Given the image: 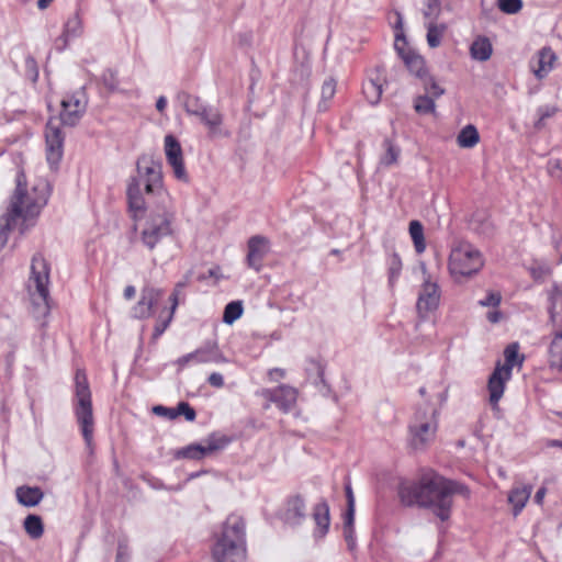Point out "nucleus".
<instances>
[{
	"label": "nucleus",
	"instance_id": "nucleus-16",
	"mask_svg": "<svg viewBox=\"0 0 562 562\" xmlns=\"http://www.w3.org/2000/svg\"><path fill=\"white\" fill-rule=\"evenodd\" d=\"M424 95H418L414 102V109L419 114H429L435 112V100L445 93V89L441 88L434 79L426 80L424 83Z\"/></svg>",
	"mask_w": 562,
	"mask_h": 562
},
{
	"label": "nucleus",
	"instance_id": "nucleus-58",
	"mask_svg": "<svg viewBox=\"0 0 562 562\" xmlns=\"http://www.w3.org/2000/svg\"><path fill=\"white\" fill-rule=\"evenodd\" d=\"M546 493H547V488L540 487L535 494V497H533L535 503H537L538 505H541L543 502V498L546 496Z\"/></svg>",
	"mask_w": 562,
	"mask_h": 562
},
{
	"label": "nucleus",
	"instance_id": "nucleus-25",
	"mask_svg": "<svg viewBox=\"0 0 562 562\" xmlns=\"http://www.w3.org/2000/svg\"><path fill=\"white\" fill-rule=\"evenodd\" d=\"M558 57L551 47L544 46L537 53V66L531 65V69L537 79L546 78L553 69Z\"/></svg>",
	"mask_w": 562,
	"mask_h": 562
},
{
	"label": "nucleus",
	"instance_id": "nucleus-20",
	"mask_svg": "<svg viewBox=\"0 0 562 562\" xmlns=\"http://www.w3.org/2000/svg\"><path fill=\"white\" fill-rule=\"evenodd\" d=\"M194 363H226L228 359L224 356L216 341H207L191 352Z\"/></svg>",
	"mask_w": 562,
	"mask_h": 562
},
{
	"label": "nucleus",
	"instance_id": "nucleus-13",
	"mask_svg": "<svg viewBox=\"0 0 562 562\" xmlns=\"http://www.w3.org/2000/svg\"><path fill=\"white\" fill-rule=\"evenodd\" d=\"M165 154L168 164L172 167L175 177L180 181L188 182L189 177L184 168L182 148L172 135L165 137Z\"/></svg>",
	"mask_w": 562,
	"mask_h": 562
},
{
	"label": "nucleus",
	"instance_id": "nucleus-61",
	"mask_svg": "<svg viewBox=\"0 0 562 562\" xmlns=\"http://www.w3.org/2000/svg\"><path fill=\"white\" fill-rule=\"evenodd\" d=\"M394 27L396 30V34L403 33V16L400 12H396V22L394 24Z\"/></svg>",
	"mask_w": 562,
	"mask_h": 562
},
{
	"label": "nucleus",
	"instance_id": "nucleus-2",
	"mask_svg": "<svg viewBox=\"0 0 562 562\" xmlns=\"http://www.w3.org/2000/svg\"><path fill=\"white\" fill-rule=\"evenodd\" d=\"M135 177L127 183L126 194L130 209L135 213L143 212L154 202L155 198L161 203L169 202V194L164 188L161 162L151 155H142L136 161Z\"/></svg>",
	"mask_w": 562,
	"mask_h": 562
},
{
	"label": "nucleus",
	"instance_id": "nucleus-45",
	"mask_svg": "<svg viewBox=\"0 0 562 562\" xmlns=\"http://www.w3.org/2000/svg\"><path fill=\"white\" fill-rule=\"evenodd\" d=\"M402 270V260L397 254H393L389 263L390 282L393 283Z\"/></svg>",
	"mask_w": 562,
	"mask_h": 562
},
{
	"label": "nucleus",
	"instance_id": "nucleus-44",
	"mask_svg": "<svg viewBox=\"0 0 562 562\" xmlns=\"http://www.w3.org/2000/svg\"><path fill=\"white\" fill-rule=\"evenodd\" d=\"M173 314H175V312H172V310L170 308L168 315L165 318L161 316L158 318V321L154 327V333H153L154 339H157L165 333V330L168 328L169 324L171 323V321L173 318Z\"/></svg>",
	"mask_w": 562,
	"mask_h": 562
},
{
	"label": "nucleus",
	"instance_id": "nucleus-36",
	"mask_svg": "<svg viewBox=\"0 0 562 562\" xmlns=\"http://www.w3.org/2000/svg\"><path fill=\"white\" fill-rule=\"evenodd\" d=\"M549 314L552 322L562 314V286L554 285L549 296Z\"/></svg>",
	"mask_w": 562,
	"mask_h": 562
},
{
	"label": "nucleus",
	"instance_id": "nucleus-54",
	"mask_svg": "<svg viewBox=\"0 0 562 562\" xmlns=\"http://www.w3.org/2000/svg\"><path fill=\"white\" fill-rule=\"evenodd\" d=\"M182 288H178V284H176L175 289H173V292L170 296V301H171V310L172 312H176V308L178 307L179 305V296L180 294L182 293Z\"/></svg>",
	"mask_w": 562,
	"mask_h": 562
},
{
	"label": "nucleus",
	"instance_id": "nucleus-10",
	"mask_svg": "<svg viewBox=\"0 0 562 562\" xmlns=\"http://www.w3.org/2000/svg\"><path fill=\"white\" fill-rule=\"evenodd\" d=\"M49 269L46 260L36 254L32 258L31 263V277L29 279V291L33 301V304L38 307H43L44 312L49 308Z\"/></svg>",
	"mask_w": 562,
	"mask_h": 562
},
{
	"label": "nucleus",
	"instance_id": "nucleus-38",
	"mask_svg": "<svg viewBox=\"0 0 562 562\" xmlns=\"http://www.w3.org/2000/svg\"><path fill=\"white\" fill-rule=\"evenodd\" d=\"M243 311V304L240 301L229 302L224 308L223 322L227 325H232L241 316Z\"/></svg>",
	"mask_w": 562,
	"mask_h": 562
},
{
	"label": "nucleus",
	"instance_id": "nucleus-31",
	"mask_svg": "<svg viewBox=\"0 0 562 562\" xmlns=\"http://www.w3.org/2000/svg\"><path fill=\"white\" fill-rule=\"evenodd\" d=\"M82 32V24L79 15L75 14L71 18L68 19V21L65 24L64 32L61 36L59 37L60 41H63V47L64 48L67 45V42L69 38L77 37Z\"/></svg>",
	"mask_w": 562,
	"mask_h": 562
},
{
	"label": "nucleus",
	"instance_id": "nucleus-40",
	"mask_svg": "<svg viewBox=\"0 0 562 562\" xmlns=\"http://www.w3.org/2000/svg\"><path fill=\"white\" fill-rule=\"evenodd\" d=\"M16 222L7 213L0 217V249L8 243L9 233L15 227Z\"/></svg>",
	"mask_w": 562,
	"mask_h": 562
},
{
	"label": "nucleus",
	"instance_id": "nucleus-64",
	"mask_svg": "<svg viewBox=\"0 0 562 562\" xmlns=\"http://www.w3.org/2000/svg\"><path fill=\"white\" fill-rule=\"evenodd\" d=\"M54 0H37V7L40 10H44L46 8H48V5L53 2Z\"/></svg>",
	"mask_w": 562,
	"mask_h": 562
},
{
	"label": "nucleus",
	"instance_id": "nucleus-48",
	"mask_svg": "<svg viewBox=\"0 0 562 562\" xmlns=\"http://www.w3.org/2000/svg\"><path fill=\"white\" fill-rule=\"evenodd\" d=\"M183 415L188 422H193L196 417L195 411L187 402H180L176 407V417Z\"/></svg>",
	"mask_w": 562,
	"mask_h": 562
},
{
	"label": "nucleus",
	"instance_id": "nucleus-22",
	"mask_svg": "<svg viewBox=\"0 0 562 562\" xmlns=\"http://www.w3.org/2000/svg\"><path fill=\"white\" fill-rule=\"evenodd\" d=\"M196 116L207 127L209 135L211 137L229 136L228 132H224L221 128L223 123V115L218 110L205 105V108Z\"/></svg>",
	"mask_w": 562,
	"mask_h": 562
},
{
	"label": "nucleus",
	"instance_id": "nucleus-37",
	"mask_svg": "<svg viewBox=\"0 0 562 562\" xmlns=\"http://www.w3.org/2000/svg\"><path fill=\"white\" fill-rule=\"evenodd\" d=\"M179 99L181 100L184 110L190 115L196 116L205 108L199 97L183 92L179 95Z\"/></svg>",
	"mask_w": 562,
	"mask_h": 562
},
{
	"label": "nucleus",
	"instance_id": "nucleus-26",
	"mask_svg": "<svg viewBox=\"0 0 562 562\" xmlns=\"http://www.w3.org/2000/svg\"><path fill=\"white\" fill-rule=\"evenodd\" d=\"M532 492L531 485L524 486H515L508 494V503L513 506L514 516H518V514L526 506L528 499L530 498Z\"/></svg>",
	"mask_w": 562,
	"mask_h": 562
},
{
	"label": "nucleus",
	"instance_id": "nucleus-52",
	"mask_svg": "<svg viewBox=\"0 0 562 562\" xmlns=\"http://www.w3.org/2000/svg\"><path fill=\"white\" fill-rule=\"evenodd\" d=\"M207 382L210 385L214 386V387H223L224 386V378L221 373L218 372H213L209 375L207 378Z\"/></svg>",
	"mask_w": 562,
	"mask_h": 562
},
{
	"label": "nucleus",
	"instance_id": "nucleus-7",
	"mask_svg": "<svg viewBox=\"0 0 562 562\" xmlns=\"http://www.w3.org/2000/svg\"><path fill=\"white\" fill-rule=\"evenodd\" d=\"M75 414L77 422L81 427V432L87 445H90L93 437V411L91 402V391L88 379L83 370H77L75 375Z\"/></svg>",
	"mask_w": 562,
	"mask_h": 562
},
{
	"label": "nucleus",
	"instance_id": "nucleus-43",
	"mask_svg": "<svg viewBox=\"0 0 562 562\" xmlns=\"http://www.w3.org/2000/svg\"><path fill=\"white\" fill-rule=\"evenodd\" d=\"M522 5V0H497L498 9L506 14L518 13Z\"/></svg>",
	"mask_w": 562,
	"mask_h": 562
},
{
	"label": "nucleus",
	"instance_id": "nucleus-46",
	"mask_svg": "<svg viewBox=\"0 0 562 562\" xmlns=\"http://www.w3.org/2000/svg\"><path fill=\"white\" fill-rule=\"evenodd\" d=\"M539 120L536 123L537 128H541L543 126L544 120L552 117L557 112L558 108L555 105H546L538 109Z\"/></svg>",
	"mask_w": 562,
	"mask_h": 562
},
{
	"label": "nucleus",
	"instance_id": "nucleus-57",
	"mask_svg": "<svg viewBox=\"0 0 562 562\" xmlns=\"http://www.w3.org/2000/svg\"><path fill=\"white\" fill-rule=\"evenodd\" d=\"M486 317H487L488 322L496 324L501 321L502 313L499 311H491L487 313Z\"/></svg>",
	"mask_w": 562,
	"mask_h": 562
},
{
	"label": "nucleus",
	"instance_id": "nucleus-17",
	"mask_svg": "<svg viewBox=\"0 0 562 562\" xmlns=\"http://www.w3.org/2000/svg\"><path fill=\"white\" fill-rule=\"evenodd\" d=\"M510 378L512 374L508 372V369L501 368V362L498 361L487 381L490 403L493 407L498 405V402L504 394L505 385Z\"/></svg>",
	"mask_w": 562,
	"mask_h": 562
},
{
	"label": "nucleus",
	"instance_id": "nucleus-19",
	"mask_svg": "<svg viewBox=\"0 0 562 562\" xmlns=\"http://www.w3.org/2000/svg\"><path fill=\"white\" fill-rule=\"evenodd\" d=\"M247 263L250 268L259 271L261 262L269 250V240L260 235H256L248 240Z\"/></svg>",
	"mask_w": 562,
	"mask_h": 562
},
{
	"label": "nucleus",
	"instance_id": "nucleus-50",
	"mask_svg": "<svg viewBox=\"0 0 562 562\" xmlns=\"http://www.w3.org/2000/svg\"><path fill=\"white\" fill-rule=\"evenodd\" d=\"M154 413L159 415V416H165L169 419H175L176 418V408H170V407H165V406H155L153 408Z\"/></svg>",
	"mask_w": 562,
	"mask_h": 562
},
{
	"label": "nucleus",
	"instance_id": "nucleus-55",
	"mask_svg": "<svg viewBox=\"0 0 562 562\" xmlns=\"http://www.w3.org/2000/svg\"><path fill=\"white\" fill-rule=\"evenodd\" d=\"M285 375V371L280 368H273L269 370L268 376L271 381H279L280 379H283Z\"/></svg>",
	"mask_w": 562,
	"mask_h": 562
},
{
	"label": "nucleus",
	"instance_id": "nucleus-24",
	"mask_svg": "<svg viewBox=\"0 0 562 562\" xmlns=\"http://www.w3.org/2000/svg\"><path fill=\"white\" fill-rule=\"evenodd\" d=\"M313 520L316 525L313 536L315 539H323L330 526L329 506L326 501L317 503L313 508Z\"/></svg>",
	"mask_w": 562,
	"mask_h": 562
},
{
	"label": "nucleus",
	"instance_id": "nucleus-59",
	"mask_svg": "<svg viewBox=\"0 0 562 562\" xmlns=\"http://www.w3.org/2000/svg\"><path fill=\"white\" fill-rule=\"evenodd\" d=\"M344 536L350 549L355 546L353 529H344Z\"/></svg>",
	"mask_w": 562,
	"mask_h": 562
},
{
	"label": "nucleus",
	"instance_id": "nucleus-27",
	"mask_svg": "<svg viewBox=\"0 0 562 562\" xmlns=\"http://www.w3.org/2000/svg\"><path fill=\"white\" fill-rule=\"evenodd\" d=\"M18 502L25 507H34L41 503L44 497L43 491L37 486H19L15 490Z\"/></svg>",
	"mask_w": 562,
	"mask_h": 562
},
{
	"label": "nucleus",
	"instance_id": "nucleus-42",
	"mask_svg": "<svg viewBox=\"0 0 562 562\" xmlns=\"http://www.w3.org/2000/svg\"><path fill=\"white\" fill-rule=\"evenodd\" d=\"M101 81L110 92H114L119 88V78L115 70L105 69L101 75Z\"/></svg>",
	"mask_w": 562,
	"mask_h": 562
},
{
	"label": "nucleus",
	"instance_id": "nucleus-47",
	"mask_svg": "<svg viewBox=\"0 0 562 562\" xmlns=\"http://www.w3.org/2000/svg\"><path fill=\"white\" fill-rule=\"evenodd\" d=\"M336 80L334 78L326 79L322 85V100L328 101L333 99L336 93Z\"/></svg>",
	"mask_w": 562,
	"mask_h": 562
},
{
	"label": "nucleus",
	"instance_id": "nucleus-49",
	"mask_svg": "<svg viewBox=\"0 0 562 562\" xmlns=\"http://www.w3.org/2000/svg\"><path fill=\"white\" fill-rule=\"evenodd\" d=\"M502 296L498 292H490L485 299L479 301V304L482 306H493L496 307L499 305Z\"/></svg>",
	"mask_w": 562,
	"mask_h": 562
},
{
	"label": "nucleus",
	"instance_id": "nucleus-39",
	"mask_svg": "<svg viewBox=\"0 0 562 562\" xmlns=\"http://www.w3.org/2000/svg\"><path fill=\"white\" fill-rule=\"evenodd\" d=\"M383 145L385 147V154L381 157V164L384 166L395 165L398 160L401 149L389 138L384 140Z\"/></svg>",
	"mask_w": 562,
	"mask_h": 562
},
{
	"label": "nucleus",
	"instance_id": "nucleus-28",
	"mask_svg": "<svg viewBox=\"0 0 562 562\" xmlns=\"http://www.w3.org/2000/svg\"><path fill=\"white\" fill-rule=\"evenodd\" d=\"M492 44L487 37H477L470 47L471 57L475 60L485 61L492 55Z\"/></svg>",
	"mask_w": 562,
	"mask_h": 562
},
{
	"label": "nucleus",
	"instance_id": "nucleus-30",
	"mask_svg": "<svg viewBox=\"0 0 562 562\" xmlns=\"http://www.w3.org/2000/svg\"><path fill=\"white\" fill-rule=\"evenodd\" d=\"M479 140V132L476 127L471 124L463 127L457 137L458 145L462 148H472Z\"/></svg>",
	"mask_w": 562,
	"mask_h": 562
},
{
	"label": "nucleus",
	"instance_id": "nucleus-14",
	"mask_svg": "<svg viewBox=\"0 0 562 562\" xmlns=\"http://www.w3.org/2000/svg\"><path fill=\"white\" fill-rule=\"evenodd\" d=\"M261 396L274 403L284 413H288L296 403L297 391L290 385L282 384L276 389L262 390Z\"/></svg>",
	"mask_w": 562,
	"mask_h": 562
},
{
	"label": "nucleus",
	"instance_id": "nucleus-35",
	"mask_svg": "<svg viewBox=\"0 0 562 562\" xmlns=\"http://www.w3.org/2000/svg\"><path fill=\"white\" fill-rule=\"evenodd\" d=\"M549 361L552 368L562 369V333L557 334L550 345Z\"/></svg>",
	"mask_w": 562,
	"mask_h": 562
},
{
	"label": "nucleus",
	"instance_id": "nucleus-51",
	"mask_svg": "<svg viewBox=\"0 0 562 562\" xmlns=\"http://www.w3.org/2000/svg\"><path fill=\"white\" fill-rule=\"evenodd\" d=\"M355 522V507H347L344 518V529H353Z\"/></svg>",
	"mask_w": 562,
	"mask_h": 562
},
{
	"label": "nucleus",
	"instance_id": "nucleus-34",
	"mask_svg": "<svg viewBox=\"0 0 562 562\" xmlns=\"http://www.w3.org/2000/svg\"><path fill=\"white\" fill-rule=\"evenodd\" d=\"M427 43L431 48H436L441 44V38L446 32L445 24H437L436 21L427 22Z\"/></svg>",
	"mask_w": 562,
	"mask_h": 562
},
{
	"label": "nucleus",
	"instance_id": "nucleus-6",
	"mask_svg": "<svg viewBox=\"0 0 562 562\" xmlns=\"http://www.w3.org/2000/svg\"><path fill=\"white\" fill-rule=\"evenodd\" d=\"M173 212L164 203L156 211H150L140 231V240L148 250H154L162 239L172 235Z\"/></svg>",
	"mask_w": 562,
	"mask_h": 562
},
{
	"label": "nucleus",
	"instance_id": "nucleus-60",
	"mask_svg": "<svg viewBox=\"0 0 562 562\" xmlns=\"http://www.w3.org/2000/svg\"><path fill=\"white\" fill-rule=\"evenodd\" d=\"M347 507H355V497L350 485L346 486Z\"/></svg>",
	"mask_w": 562,
	"mask_h": 562
},
{
	"label": "nucleus",
	"instance_id": "nucleus-29",
	"mask_svg": "<svg viewBox=\"0 0 562 562\" xmlns=\"http://www.w3.org/2000/svg\"><path fill=\"white\" fill-rule=\"evenodd\" d=\"M519 346L517 342H513L508 345L504 350L505 362L501 363V368L508 369V372L512 374L513 368L515 366L521 367L524 361V356L519 357L518 355Z\"/></svg>",
	"mask_w": 562,
	"mask_h": 562
},
{
	"label": "nucleus",
	"instance_id": "nucleus-18",
	"mask_svg": "<svg viewBox=\"0 0 562 562\" xmlns=\"http://www.w3.org/2000/svg\"><path fill=\"white\" fill-rule=\"evenodd\" d=\"M305 517V501L300 495L290 497L280 514L281 520L291 527L301 525Z\"/></svg>",
	"mask_w": 562,
	"mask_h": 562
},
{
	"label": "nucleus",
	"instance_id": "nucleus-15",
	"mask_svg": "<svg viewBox=\"0 0 562 562\" xmlns=\"http://www.w3.org/2000/svg\"><path fill=\"white\" fill-rule=\"evenodd\" d=\"M162 296V290L151 285H146L140 291V296L133 307V315L136 318H148L153 314V307Z\"/></svg>",
	"mask_w": 562,
	"mask_h": 562
},
{
	"label": "nucleus",
	"instance_id": "nucleus-12",
	"mask_svg": "<svg viewBox=\"0 0 562 562\" xmlns=\"http://www.w3.org/2000/svg\"><path fill=\"white\" fill-rule=\"evenodd\" d=\"M424 282L417 300V312L420 317H426L430 312L435 311L440 301L439 286L436 282L430 281L425 265H422Z\"/></svg>",
	"mask_w": 562,
	"mask_h": 562
},
{
	"label": "nucleus",
	"instance_id": "nucleus-62",
	"mask_svg": "<svg viewBox=\"0 0 562 562\" xmlns=\"http://www.w3.org/2000/svg\"><path fill=\"white\" fill-rule=\"evenodd\" d=\"M135 292H136V290L133 285H127L124 289V297L126 300H132L135 296Z\"/></svg>",
	"mask_w": 562,
	"mask_h": 562
},
{
	"label": "nucleus",
	"instance_id": "nucleus-33",
	"mask_svg": "<svg viewBox=\"0 0 562 562\" xmlns=\"http://www.w3.org/2000/svg\"><path fill=\"white\" fill-rule=\"evenodd\" d=\"M409 235L414 243L416 252H424L426 249V243L424 237V227L419 221L415 220L409 223Z\"/></svg>",
	"mask_w": 562,
	"mask_h": 562
},
{
	"label": "nucleus",
	"instance_id": "nucleus-9",
	"mask_svg": "<svg viewBox=\"0 0 562 562\" xmlns=\"http://www.w3.org/2000/svg\"><path fill=\"white\" fill-rule=\"evenodd\" d=\"M484 265L482 254L469 243L456 244L449 256V272L456 281L477 273Z\"/></svg>",
	"mask_w": 562,
	"mask_h": 562
},
{
	"label": "nucleus",
	"instance_id": "nucleus-23",
	"mask_svg": "<svg viewBox=\"0 0 562 562\" xmlns=\"http://www.w3.org/2000/svg\"><path fill=\"white\" fill-rule=\"evenodd\" d=\"M227 443L224 438L210 439L205 445H190L183 448L180 454L187 459H202L204 456L210 454L218 449H222Z\"/></svg>",
	"mask_w": 562,
	"mask_h": 562
},
{
	"label": "nucleus",
	"instance_id": "nucleus-53",
	"mask_svg": "<svg viewBox=\"0 0 562 562\" xmlns=\"http://www.w3.org/2000/svg\"><path fill=\"white\" fill-rule=\"evenodd\" d=\"M128 559H130V552H128L127 546L124 543H120L119 548H117L115 562H128Z\"/></svg>",
	"mask_w": 562,
	"mask_h": 562
},
{
	"label": "nucleus",
	"instance_id": "nucleus-56",
	"mask_svg": "<svg viewBox=\"0 0 562 562\" xmlns=\"http://www.w3.org/2000/svg\"><path fill=\"white\" fill-rule=\"evenodd\" d=\"M190 362H193V359H192V355L191 352L190 353H187L184 356H181L179 357L177 360H176V364L178 366L179 370L183 369L186 366H188Z\"/></svg>",
	"mask_w": 562,
	"mask_h": 562
},
{
	"label": "nucleus",
	"instance_id": "nucleus-3",
	"mask_svg": "<svg viewBox=\"0 0 562 562\" xmlns=\"http://www.w3.org/2000/svg\"><path fill=\"white\" fill-rule=\"evenodd\" d=\"M59 117H50L45 127L46 159L52 168H56L63 158L65 135L60 124L75 126L83 116L88 98L83 88L63 98Z\"/></svg>",
	"mask_w": 562,
	"mask_h": 562
},
{
	"label": "nucleus",
	"instance_id": "nucleus-5",
	"mask_svg": "<svg viewBox=\"0 0 562 562\" xmlns=\"http://www.w3.org/2000/svg\"><path fill=\"white\" fill-rule=\"evenodd\" d=\"M215 562H244L246 558L245 522L241 517L229 516L213 548Z\"/></svg>",
	"mask_w": 562,
	"mask_h": 562
},
{
	"label": "nucleus",
	"instance_id": "nucleus-8",
	"mask_svg": "<svg viewBox=\"0 0 562 562\" xmlns=\"http://www.w3.org/2000/svg\"><path fill=\"white\" fill-rule=\"evenodd\" d=\"M438 412L425 405L414 413L409 423V445L416 450L425 449L434 439L438 429Z\"/></svg>",
	"mask_w": 562,
	"mask_h": 562
},
{
	"label": "nucleus",
	"instance_id": "nucleus-11",
	"mask_svg": "<svg viewBox=\"0 0 562 562\" xmlns=\"http://www.w3.org/2000/svg\"><path fill=\"white\" fill-rule=\"evenodd\" d=\"M406 37L403 33L395 34V49L404 60L409 72L420 79L423 85L426 80L429 82V79L434 78L428 75L424 58L413 52H406Z\"/></svg>",
	"mask_w": 562,
	"mask_h": 562
},
{
	"label": "nucleus",
	"instance_id": "nucleus-4",
	"mask_svg": "<svg viewBox=\"0 0 562 562\" xmlns=\"http://www.w3.org/2000/svg\"><path fill=\"white\" fill-rule=\"evenodd\" d=\"M49 195V187L45 181L35 184L31 191L26 190V177L23 171L16 175V187L10 200L7 214L11 217L27 222L38 216L46 205Z\"/></svg>",
	"mask_w": 562,
	"mask_h": 562
},
{
	"label": "nucleus",
	"instance_id": "nucleus-32",
	"mask_svg": "<svg viewBox=\"0 0 562 562\" xmlns=\"http://www.w3.org/2000/svg\"><path fill=\"white\" fill-rule=\"evenodd\" d=\"M23 527L25 532L32 539H38L44 533V525L42 518L38 515H27L24 519Z\"/></svg>",
	"mask_w": 562,
	"mask_h": 562
},
{
	"label": "nucleus",
	"instance_id": "nucleus-1",
	"mask_svg": "<svg viewBox=\"0 0 562 562\" xmlns=\"http://www.w3.org/2000/svg\"><path fill=\"white\" fill-rule=\"evenodd\" d=\"M454 494L468 496L469 491L458 482L447 480L435 472H427L423 474L418 482H405L398 487L402 504L405 506L430 507L442 521L450 517Z\"/></svg>",
	"mask_w": 562,
	"mask_h": 562
},
{
	"label": "nucleus",
	"instance_id": "nucleus-41",
	"mask_svg": "<svg viewBox=\"0 0 562 562\" xmlns=\"http://www.w3.org/2000/svg\"><path fill=\"white\" fill-rule=\"evenodd\" d=\"M441 12L440 0H425L423 14L428 22L436 21Z\"/></svg>",
	"mask_w": 562,
	"mask_h": 562
},
{
	"label": "nucleus",
	"instance_id": "nucleus-21",
	"mask_svg": "<svg viewBox=\"0 0 562 562\" xmlns=\"http://www.w3.org/2000/svg\"><path fill=\"white\" fill-rule=\"evenodd\" d=\"M383 82L384 77L380 70L376 68L374 72L363 82L362 92L367 101L375 105L379 103L382 92H383Z\"/></svg>",
	"mask_w": 562,
	"mask_h": 562
},
{
	"label": "nucleus",
	"instance_id": "nucleus-63",
	"mask_svg": "<svg viewBox=\"0 0 562 562\" xmlns=\"http://www.w3.org/2000/svg\"><path fill=\"white\" fill-rule=\"evenodd\" d=\"M167 105V100L165 97H159L157 102H156V109L159 111V112H162L165 110Z\"/></svg>",
	"mask_w": 562,
	"mask_h": 562
}]
</instances>
